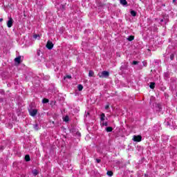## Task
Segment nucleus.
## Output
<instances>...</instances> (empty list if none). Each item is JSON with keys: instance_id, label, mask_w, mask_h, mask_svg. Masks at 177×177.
<instances>
[{"instance_id": "obj_1", "label": "nucleus", "mask_w": 177, "mask_h": 177, "mask_svg": "<svg viewBox=\"0 0 177 177\" xmlns=\"http://www.w3.org/2000/svg\"><path fill=\"white\" fill-rule=\"evenodd\" d=\"M109 71H104L101 73V74H99L98 75L100 78H103V77L106 78V77H109Z\"/></svg>"}, {"instance_id": "obj_2", "label": "nucleus", "mask_w": 177, "mask_h": 177, "mask_svg": "<svg viewBox=\"0 0 177 177\" xmlns=\"http://www.w3.org/2000/svg\"><path fill=\"white\" fill-rule=\"evenodd\" d=\"M12 26H13V19L10 17L8 18V21H7V27H8V28H10Z\"/></svg>"}, {"instance_id": "obj_3", "label": "nucleus", "mask_w": 177, "mask_h": 177, "mask_svg": "<svg viewBox=\"0 0 177 177\" xmlns=\"http://www.w3.org/2000/svg\"><path fill=\"white\" fill-rule=\"evenodd\" d=\"M30 113V115H31L32 117H35V115H37V113H38V111H37V109H30L29 111Z\"/></svg>"}, {"instance_id": "obj_4", "label": "nucleus", "mask_w": 177, "mask_h": 177, "mask_svg": "<svg viewBox=\"0 0 177 177\" xmlns=\"http://www.w3.org/2000/svg\"><path fill=\"white\" fill-rule=\"evenodd\" d=\"M133 140L134 142H141L142 136H134L133 138Z\"/></svg>"}, {"instance_id": "obj_5", "label": "nucleus", "mask_w": 177, "mask_h": 177, "mask_svg": "<svg viewBox=\"0 0 177 177\" xmlns=\"http://www.w3.org/2000/svg\"><path fill=\"white\" fill-rule=\"evenodd\" d=\"M46 48L48 49H52V48H53V43H52L51 41H48L46 44Z\"/></svg>"}, {"instance_id": "obj_6", "label": "nucleus", "mask_w": 177, "mask_h": 177, "mask_svg": "<svg viewBox=\"0 0 177 177\" xmlns=\"http://www.w3.org/2000/svg\"><path fill=\"white\" fill-rule=\"evenodd\" d=\"M104 120H106V115L104 113H102L100 116V122H104Z\"/></svg>"}, {"instance_id": "obj_7", "label": "nucleus", "mask_w": 177, "mask_h": 177, "mask_svg": "<svg viewBox=\"0 0 177 177\" xmlns=\"http://www.w3.org/2000/svg\"><path fill=\"white\" fill-rule=\"evenodd\" d=\"M21 60V57H17V58L15 59V63H20Z\"/></svg>"}, {"instance_id": "obj_8", "label": "nucleus", "mask_w": 177, "mask_h": 177, "mask_svg": "<svg viewBox=\"0 0 177 177\" xmlns=\"http://www.w3.org/2000/svg\"><path fill=\"white\" fill-rule=\"evenodd\" d=\"M100 124L102 127H107L109 125V123L107 122H100Z\"/></svg>"}, {"instance_id": "obj_9", "label": "nucleus", "mask_w": 177, "mask_h": 177, "mask_svg": "<svg viewBox=\"0 0 177 177\" xmlns=\"http://www.w3.org/2000/svg\"><path fill=\"white\" fill-rule=\"evenodd\" d=\"M32 174L35 176H37V175H38V174H39L38 170H37V169L32 170Z\"/></svg>"}, {"instance_id": "obj_10", "label": "nucleus", "mask_w": 177, "mask_h": 177, "mask_svg": "<svg viewBox=\"0 0 177 177\" xmlns=\"http://www.w3.org/2000/svg\"><path fill=\"white\" fill-rule=\"evenodd\" d=\"M155 85H156V83L151 82V83L150 84L149 88H151V89H154Z\"/></svg>"}, {"instance_id": "obj_11", "label": "nucleus", "mask_w": 177, "mask_h": 177, "mask_svg": "<svg viewBox=\"0 0 177 177\" xmlns=\"http://www.w3.org/2000/svg\"><path fill=\"white\" fill-rule=\"evenodd\" d=\"M77 88H78V91H82V89H84V86H82V85H81V84H79L77 86Z\"/></svg>"}, {"instance_id": "obj_12", "label": "nucleus", "mask_w": 177, "mask_h": 177, "mask_svg": "<svg viewBox=\"0 0 177 177\" xmlns=\"http://www.w3.org/2000/svg\"><path fill=\"white\" fill-rule=\"evenodd\" d=\"M64 121L65 122H68V120H70V118H68V116H65L64 118H63Z\"/></svg>"}, {"instance_id": "obj_13", "label": "nucleus", "mask_w": 177, "mask_h": 177, "mask_svg": "<svg viewBox=\"0 0 177 177\" xmlns=\"http://www.w3.org/2000/svg\"><path fill=\"white\" fill-rule=\"evenodd\" d=\"M120 2L122 5H127V0H120Z\"/></svg>"}, {"instance_id": "obj_14", "label": "nucleus", "mask_w": 177, "mask_h": 177, "mask_svg": "<svg viewBox=\"0 0 177 177\" xmlns=\"http://www.w3.org/2000/svg\"><path fill=\"white\" fill-rule=\"evenodd\" d=\"M131 16L135 17V16H136V12L135 10H131Z\"/></svg>"}, {"instance_id": "obj_15", "label": "nucleus", "mask_w": 177, "mask_h": 177, "mask_svg": "<svg viewBox=\"0 0 177 177\" xmlns=\"http://www.w3.org/2000/svg\"><path fill=\"white\" fill-rule=\"evenodd\" d=\"M134 37L133 36H129L128 38H127V39H128V41H133V39H134Z\"/></svg>"}, {"instance_id": "obj_16", "label": "nucleus", "mask_w": 177, "mask_h": 177, "mask_svg": "<svg viewBox=\"0 0 177 177\" xmlns=\"http://www.w3.org/2000/svg\"><path fill=\"white\" fill-rule=\"evenodd\" d=\"M111 131H113L112 127H109L106 128V132H111Z\"/></svg>"}, {"instance_id": "obj_17", "label": "nucleus", "mask_w": 177, "mask_h": 177, "mask_svg": "<svg viewBox=\"0 0 177 177\" xmlns=\"http://www.w3.org/2000/svg\"><path fill=\"white\" fill-rule=\"evenodd\" d=\"M25 160H26V161H30V156L29 155H26L25 156Z\"/></svg>"}, {"instance_id": "obj_18", "label": "nucleus", "mask_w": 177, "mask_h": 177, "mask_svg": "<svg viewBox=\"0 0 177 177\" xmlns=\"http://www.w3.org/2000/svg\"><path fill=\"white\" fill-rule=\"evenodd\" d=\"M33 38H35V39H39V35H35Z\"/></svg>"}, {"instance_id": "obj_19", "label": "nucleus", "mask_w": 177, "mask_h": 177, "mask_svg": "<svg viewBox=\"0 0 177 177\" xmlns=\"http://www.w3.org/2000/svg\"><path fill=\"white\" fill-rule=\"evenodd\" d=\"M93 74H94V73H93V71H90L89 73H88V75H89L90 77H93Z\"/></svg>"}, {"instance_id": "obj_20", "label": "nucleus", "mask_w": 177, "mask_h": 177, "mask_svg": "<svg viewBox=\"0 0 177 177\" xmlns=\"http://www.w3.org/2000/svg\"><path fill=\"white\" fill-rule=\"evenodd\" d=\"M106 175H108V176H111L113 175V171H107Z\"/></svg>"}, {"instance_id": "obj_21", "label": "nucleus", "mask_w": 177, "mask_h": 177, "mask_svg": "<svg viewBox=\"0 0 177 177\" xmlns=\"http://www.w3.org/2000/svg\"><path fill=\"white\" fill-rule=\"evenodd\" d=\"M48 102H49V100L46 99V98L43 99V100H42V103H48Z\"/></svg>"}, {"instance_id": "obj_22", "label": "nucleus", "mask_w": 177, "mask_h": 177, "mask_svg": "<svg viewBox=\"0 0 177 177\" xmlns=\"http://www.w3.org/2000/svg\"><path fill=\"white\" fill-rule=\"evenodd\" d=\"M34 129H35L36 131H38V124H35V127H34Z\"/></svg>"}, {"instance_id": "obj_23", "label": "nucleus", "mask_w": 177, "mask_h": 177, "mask_svg": "<svg viewBox=\"0 0 177 177\" xmlns=\"http://www.w3.org/2000/svg\"><path fill=\"white\" fill-rule=\"evenodd\" d=\"M133 64H134V65L138 64V61H133Z\"/></svg>"}, {"instance_id": "obj_24", "label": "nucleus", "mask_w": 177, "mask_h": 177, "mask_svg": "<svg viewBox=\"0 0 177 177\" xmlns=\"http://www.w3.org/2000/svg\"><path fill=\"white\" fill-rule=\"evenodd\" d=\"M109 106H109V104H106V105L105 106V109L107 110Z\"/></svg>"}, {"instance_id": "obj_25", "label": "nucleus", "mask_w": 177, "mask_h": 177, "mask_svg": "<svg viewBox=\"0 0 177 177\" xmlns=\"http://www.w3.org/2000/svg\"><path fill=\"white\" fill-rule=\"evenodd\" d=\"M64 78H68L70 80V78H71V75H66Z\"/></svg>"}, {"instance_id": "obj_26", "label": "nucleus", "mask_w": 177, "mask_h": 177, "mask_svg": "<svg viewBox=\"0 0 177 177\" xmlns=\"http://www.w3.org/2000/svg\"><path fill=\"white\" fill-rule=\"evenodd\" d=\"M96 161L99 164V162H100V159H96Z\"/></svg>"}, {"instance_id": "obj_27", "label": "nucleus", "mask_w": 177, "mask_h": 177, "mask_svg": "<svg viewBox=\"0 0 177 177\" xmlns=\"http://www.w3.org/2000/svg\"><path fill=\"white\" fill-rule=\"evenodd\" d=\"M170 57H171V59L172 60V59H174V55H171L170 56Z\"/></svg>"}, {"instance_id": "obj_28", "label": "nucleus", "mask_w": 177, "mask_h": 177, "mask_svg": "<svg viewBox=\"0 0 177 177\" xmlns=\"http://www.w3.org/2000/svg\"><path fill=\"white\" fill-rule=\"evenodd\" d=\"M62 6V9H64V6Z\"/></svg>"}, {"instance_id": "obj_29", "label": "nucleus", "mask_w": 177, "mask_h": 177, "mask_svg": "<svg viewBox=\"0 0 177 177\" xmlns=\"http://www.w3.org/2000/svg\"><path fill=\"white\" fill-rule=\"evenodd\" d=\"M2 20H3V19H0V21H2Z\"/></svg>"}, {"instance_id": "obj_30", "label": "nucleus", "mask_w": 177, "mask_h": 177, "mask_svg": "<svg viewBox=\"0 0 177 177\" xmlns=\"http://www.w3.org/2000/svg\"><path fill=\"white\" fill-rule=\"evenodd\" d=\"M162 21H162H164V20H163V19H161V21Z\"/></svg>"}, {"instance_id": "obj_31", "label": "nucleus", "mask_w": 177, "mask_h": 177, "mask_svg": "<svg viewBox=\"0 0 177 177\" xmlns=\"http://www.w3.org/2000/svg\"><path fill=\"white\" fill-rule=\"evenodd\" d=\"M173 2H175V0H173Z\"/></svg>"}]
</instances>
